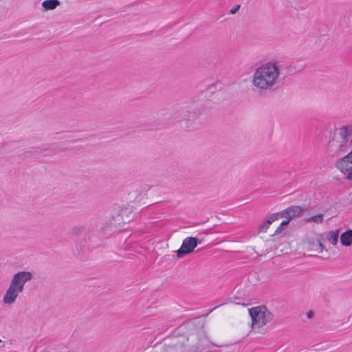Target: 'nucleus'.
<instances>
[{
  "label": "nucleus",
  "instance_id": "1a4fd4ad",
  "mask_svg": "<svg viewBox=\"0 0 352 352\" xmlns=\"http://www.w3.org/2000/svg\"><path fill=\"white\" fill-rule=\"evenodd\" d=\"M340 242L344 246L352 244V230H349L341 234Z\"/></svg>",
  "mask_w": 352,
  "mask_h": 352
},
{
  "label": "nucleus",
  "instance_id": "f8f14e48",
  "mask_svg": "<svg viewBox=\"0 0 352 352\" xmlns=\"http://www.w3.org/2000/svg\"><path fill=\"white\" fill-rule=\"evenodd\" d=\"M306 221H313L316 223H321L323 221V214H318L316 215L312 216L311 217L306 219Z\"/></svg>",
  "mask_w": 352,
  "mask_h": 352
},
{
  "label": "nucleus",
  "instance_id": "39448f33",
  "mask_svg": "<svg viewBox=\"0 0 352 352\" xmlns=\"http://www.w3.org/2000/svg\"><path fill=\"white\" fill-rule=\"evenodd\" d=\"M252 318V326L260 328L272 320V314L265 306H259L249 309Z\"/></svg>",
  "mask_w": 352,
  "mask_h": 352
},
{
  "label": "nucleus",
  "instance_id": "423d86ee",
  "mask_svg": "<svg viewBox=\"0 0 352 352\" xmlns=\"http://www.w3.org/2000/svg\"><path fill=\"white\" fill-rule=\"evenodd\" d=\"M197 245V239L195 237L186 238L182 244L181 248L177 251V256L182 258L192 252Z\"/></svg>",
  "mask_w": 352,
  "mask_h": 352
},
{
  "label": "nucleus",
  "instance_id": "6ab92c4d",
  "mask_svg": "<svg viewBox=\"0 0 352 352\" xmlns=\"http://www.w3.org/2000/svg\"><path fill=\"white\" fill-rule=\"evenodd\" d=\"M208 345L206 346H199L196 348L195 351L194 352H201L203 350L208 348Z\"/></svg>",
  "mask_w": 352,
  "mask_h": 352
},
{
  "label": "nucleus",
  "instance_id": "ddd939ff",
  "mask_svg": "<svg viewBox=\"0 0 352 352\" xmlns=\"http://www.w3.org/2000/svg\"><path fill=\"white\" fill-rule=\"evenodd\" d=\"M165 350L166 352H185L184 348L181 345L168 346Z\"/></svg>",
  "mask_w": 352,
  "mask_h": 352
},
{
  "label": "nucleus",
  "instance_id": "4468645a",
  "mask_svg": "<svg viewBox=\"0 0 352 352\" xmlns=\"http://www.w3.org/2000/svg\"><path fill=\"white\" fill-rule=\"evenodd\" d=\"M280 212L273 213L266 217V221H269V224L271 225V223L276 220L278 219V217H280Z\"/></svg>",
  "mask_w": 352,
  "mask_h": 352
},
{
  "label": "nucleus",
  "instance_id": "2eb2a0df",
  "mask_svg": "<svg viewBox=\"0 0 352 352\" xmlns=\"http://www.w3.org/2000/svg\"><path fill=\"white\" fill-rule=\"evenodd\" d=\"M288 223H289V220L283 221L281 222V223L280 224V226L275 230V232H274V235H276V234H280L282 232V230L283 229V227L287 226Z\"/></svg>",
  "mask_w": 352,
  "mask_h": 352
},
{
  "label": "nucleus",
  "instance_id": "4be33fe9",
  "mask_svg": "<svg viewBox=\"0 0 352 352\" xmlns=\"http://www.w3.org/2000/svg\"><path fill=\"white\" fill-rule=\"evenodd\" d=\"M38 149L39 150L38 152H44L47 151V148H38Z\"/></svg>",
  "mask_w": 352,
  "mask_h": 352
},
{
  "label": "nucleus",
  "instance_id": "9b49d317",
  "mask_svg": "<svg viewBox=\"0 0 352 352\" xmlns=\"http://www.w3.org/2000/svg\"><path fill=\"white\" fill-rule=\"evenodd\" d=\"M85 227L82 226H76L72 228L71 230V233L74 236H80L82 235L85 232Z\"/></svg>",
  "mask_w": 352,
  "mask_h": 352
},
{
  "label": "nucleus",
  "instance_id": "0eeeda50",
  "mask_svg": "<svg viewBox=\"0 0 352 352\" xmlns=\"http://www.w3.org/2000/svg\"><path fill=\"white\" fill-rule=\"evenodd\" d=\"M303 212L302 209L300 206H294L288 208L284 211L280 212V214L281 217L287 218L286 220H289V222L294 217L300 216Z\"/></svg>",
  "mask_w": 352,
  "mask_h": 352
},
{
  "label": "nucleus",
  "instance_id": "6e6552de",
  "mask_svg": "<svg viewBox=\"0 0 352 352\" xmlns=\"http://www.w3.org/2000/svg\"><path fill=\"white\" fill-rule=\"evenodd\" d=\"M60 4L58 0H45L41 5L45 11H48L56 9Z\"/></svg>",
  "mask_w": 352,
  "mask_h": 352
},
{
  "label": "nucleus",
  "instance_id": "aec40b11",
  "mask_svg": "<svg viewBox=\"0 0 352 352\" xmlns=\"http://www.w3.org/2000/svg\"><path fill=\"white\" fill-rule=\"evenodd\" d=\"M210 344L212 345V346H217V347L226 346V345H224V344H217L213 343V342H210Z\"/></svg>",
  "mask_w": 352,
  "mask_h": 352
},
{
  "label": "nucleus",
  "instance_id": "dca6fc26",
  "mask_svg": "<svg viewBox=\"0 0 352 352\" xmlns=\"http://www.w3.org/2000/svg\"><path fill=\"white\" fill-rule=\"evenodd\" d=\"M269 221L265 220L259 226L258 231L261 232H265L270 227Z\"/></svg>",
  "mask_w": 352,
  "mask_h": 352
},
{
  "label": "nucleus",
  "instance_id": "5701e85b",
  "mask_svg": "<svg viewBox=\"0 0 352 352\" xmlns=\"http://www.w3.org/2000/svg\"><path fill=\"white\" fill-rule=\"evenodd\" d=\"M1 342H2V341H1V340L0 339V343H1Z\"/></svg>",
  "mask_w": 352,
  "mask_h": 352
},
{
  "label": "nucleus",
  "instance_id": "412c9836",
  "mask_svg": "<svg viewBox=\"0 0 352 352\" xmlns=\"http://www.w3.org/2000/svg\"><path fill=\"white\" fill-rule=\"evenodd\" d=\"M307 316L309 318H311L314 316V312L312 311H309L307 313Z\"/></svg>",
  "mask_w": 352,
  "mask_h": 352
},
{
  "label": "nucleus",
  "instance_id": "a211bd4d",
  "mask_svg": "<svg viewBox=\"0 0 352 352\" xmlns=\"http://www.w3.org/2000/svg\"><path fill=\"white\" fill-rule=\"evenodd\" d=\"M240 8V5L237 4L235 5L230 10V13L232 14H234Z\"/></svg>",
  "mask_w": 352,
  "mask_h": 352
},
{
  "label": "nucleus",
  "instance_id": "f257e3e1",
  "mask_svg": "<svg viewBox=\"0 0 352 352\" xmlns=\"http://www.w3.org/2000/svg\"><path fill=\"white\" fill-rule=\"evenodd\" d=\"M352 146V125H346L336 129L327 146V153L332 157H340L336 162V166L346 179L352 180V150L342 156Z\"/></svg>",
  "mask_w": 352,
  "mask_h": 352
},
{
  "label": "nucleus",
  "instance_id": "7ed1b4c3",
  "mask_svg": "<svg viewBox=\"0 0 352 352\" xmlns=\"http://www.w3.org/2000/svg\"><path fill=\"white\" fill-rule=\"evenodd\" d=\"M32 277L33 275L30 272L21 271L16 273L3 296V302L7 305L14 303L19 294L23 291L25 284Z\"/></svg>",
  "mask_w": 352,
  "mask_h": 352
},
{
  "label": "nucleus",
  "instance_id": "20e7f679",
  "mask_svg": "<svg viewBox=\"0 0 352 352\" xmlns=\"http://www.w3.org/2000/svg\"><path fill=\"white\" fill-rule=\"evenodd\" d=\"M204 111V107L201 104H190L181 107L176 116L179 121H186L188 124L191 121L199 118Z\"/></svg>",
  "mask_w": 352,
  "mask_h": 352
},
{
  "label": "nucleus",
  "instance_id": "9d476101",
  "mask_svg": "<svg viewBox=\"0 0 352 352\" xmlns=\"http://www.w3.org/2000/svg\"><path fill=\"white\" fill-rule=\"evenodd\" d=\"M338 236L339 230L330 231L327 235V239L332 245H335L338 241Z\"/></svg>",
  "mask_w": 352,
  "mask_h": 352
},
{
  "label": "nucleus",
  "instance_id": "f3484780",
  "mask_svg": "<svg viewBox=\"0 0 352 352\" xmlns=\"http://www.w3.org/2000/svg\"><path fill=\"white\" fill-rule=\"evenodd\" d=\"M317 245H318V248L320 249L319 252H321L324 249L322 236L317 238Z\"/></svg>",
  "mask_w": 352,
  "mask_h": 352
},
{
  "label": "nucleus",
  "instance_id": "f03ea898",
  "mask_svg": "<svg viewBox=\"0 0 352 352\" xmlns=\"http://www.w3.org/2000/svg\"><path fill=\"white\" fill-rule=\"evenodd\" d=\"M280 74V69L278 62L265 63L255 69L252 83L259 92L272 91L278 82Z\"/></svg>",
  "mask_w": 352,
  "mask_h": 352
}]
</instances>
